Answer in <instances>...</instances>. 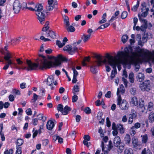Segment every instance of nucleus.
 I'll return each instance as SVG.
<instances>
[{
	"label": "nucleus",
	"mask_w": 154,
	"mask_h": 154,
	"mask_svg": "<svg viewBox=\"0 0 154 154\" xmlns=\"http://www.w3.org/2000/svg\"><path fill=\"white\" fill-rule=\"evenodd\" d=\"M138 53L132 52L131 48L126 47L124 49V51L118 52L117 55L114 57L109 54H106L103 60L100 55L96 54L94 57L97 60L95 62L98 66L102 63L109 64L114 68H115L117 63L129 65L132 62L137 63L142 61L153 63L151 60L152 52L142 49L138 51Z\"/></svg>",
	"instance_id": "1"
},
{
	"label": "nucleus",
	"mask_w": 154,
	"mask_h": 154,
	"mask_svg": "<svg viewBox=\"0 0 154 154\" xmlns=\"http://www.w3.org/2000/svg\"><path fill=\"white\" fill-rule=\"evenodd\" d=\"M48 59L44 56H42L39 58V61L38 64L32 63L30 60H27L26 64L27 66H19L15 64L16 68L18 69H27V70H35L37 69L38 67L40 69L45 68L54 66H58L61 64V61H65L66 59L63 57L61 55H59L57 57L50 56L48 57Z\"/></svg>",
	"instance_id": "2"
},
{
	"label": "nucleus",
	"mask_w": 154,
	"mask_h": 154,
	"mask_svg": "<svg viewBox=\"0 0 154 154\" xmlns=\"http://www.w3.org/2000/svg\"><path fill=\"white\" fill-rule=\"evenodd\" d=\"M43 6L41 4L37 5L35 8V14L37 17V18L42 24L44 23L46 14L47 13L45 10H43Z\"/></svg>",
	"instance_id": "3"
},
{
	"label": "nucleus",
	"mask_w": 154,
	"mask_h": 154,
	"mask_svg": "<svg viewBox=\"0 0 154 154\" xmlns=\"http://www.w3.org/2000/svg\"><path fill=\"white\" fill-rule=\"evenodd\" d=\"M141 10L142 13H139L138 14V16L140 20H141L143 23L142 25L145 26V27H147V21L142 17H146L148 14V12L149 11V8L146 6V3L143 2L141 4Z\"/></svg>",
	"instance_id": "4"
},
{
	"label": "nucleus",
	"mask_w": 154,
	"mask_h": 154,
	"mask_svg": "<svg viewBox=\"0 0 154 154\" xmlns=\"http://www.w3.org/2000/svg\"><path fill=\"white\" fill-rule=\"evenodd\" d=\"M120 89L117 88V105L119 106L120 109L123 110H126L129 107L128 102L125 100H122L120 95L119 94Z\"/></svg>",
	"instance_id": "5"
},
{
	"label": "nucleus",
	"mask_w": 154,
	"mask_h": 154,
	"mask_svg": "<svg viewBox=\"0 0 154 154\" xmlns=\"http://www.w3.org/2000/svg\"><path fill=\"white\" fill-rule=\"evenodd\" d=\"M49 24V22L47 21L45 23V26L42 28V30L44 32H46L45 35L46 37H50L53 38H55L56 37V33L54 31L51 30L47 31L49 28L48 26Z\"/></svg>",
	"instance_id": "6"
},
{
	"label": "nucleus",
	"mask_w": 154,
	"mask_h": 154,
	"mask_svg": "<svg viewBox=\"0 0 154 154\" xmlns=\"http://www.w3.org/2000/svg\"><path fill=\"white\" fill-rule=\"evenodd\" d=\"M140 88L143 91H149L151 88L150 81L149 80H145L142 83L140 84Z\"/></svg>",
	"instance_id": "7"
},
{
	"label": "nucleus",
	"mask_w": 154,
	"mask_h": 154,
	"mask_svg": "<svg viewBox=\"0 0 154 154\" xmlns=\"http://www.w3.org/2000/svg\"><path fill=\"white\" fill-rule=\"evenodd\" d=\"M12 57V56L10 53H7L6 55L4 57V59L6 61H7V64L6 65L3 67L4 69L6 70L8 69L9 66V65L12 63V62L10 58Z\"/></svg>",
	"instance_id": "8"
},
{
	"label": "nucleus",
	"mask_w": 154,
	"mask_h": 154,
	"mask_svg": "<svg viewBox=\"0 0 154 154\" xmlns=\"http://www.w3.org/2000/svg\"><path fill=\"white\" fill-rule=\"evenodd\" d=\"M141 127V124L139 122H136L134 124V126L131 127L130 129V134L132 136H134L136 133V129L139 128Z\"/></svg>",
	"instance_id": "9"
},
{
	"label": "nucleus",
	"mask_w": 154,
	"mask_h": 154,
	"mask_svg": "<svg viewBox=\"0 0 154 154\" xmlns=\"http://www.w3.org/2000/svg\"><path fill=\"white\" fill-rule=\"evenodd\" d=\"M13 9L15 13H18L20 11L21 8L20 3L18 0L15 1L13 5Z\"/></svg>",
	"instance_id": "10"
},
{
	"label": "nucleus",
	"mask_w": 154,
	"mask_h": 154,
	"mask_svg": "<svg viewBox=\"0 0 154 154\" xmlns=\"http://www.w3.org/2000/svg\"><path fill=\"white\" fill-rule=\"evenodd\" d=\"M54 77L53 75H50L48 77V78L46 81V84L48 86H51V89H52L53 87L52 86L54 83Z\"/></svg>",
	"instance_id": "11"
},
{
	"label": "nucleus",
	"mask_w": 154,
	"mask_h": 154,
	"mask_svg": "<svg viewBox=\"0 0 154 154\" xmlns=\"http://www.w3.org/2000/svg\"><path fill=\"white\" fill-rule=\"evenodd\" d=\"M132 142L134 148L137 149L140 148L141 145L138 142L137 139L134 137L132 139Z\"/></svg>",
	"instance_id": "12"
},
{
	"label": "nucleus",
	"mask_w": 154,
	"mask_h": 154,
	"mask_svg": "<svg viewBox=\"0 0 154 154\" xmlns=\"http://www.w3.org/2000/svg\"><path fill=\"white\" fill-rule=\"evenodd\" d=\"M53 0H48V5L46 7V9L47 11H51L54 8Z\"/></svg>",
	"instance_id": "13"
},
{
	"label": "nucleus",
	"mask_w": 154,
	"mask_h": 154,
	"mask_svg": "<svg viewBox=\"0 0 154 154\" xmlns=\"http://www.w3.org/2000/svg\"><path fill=\"white\" fill-rule=\"evenodd\" d=\"M46 126L48 129L51 130L54 126V123L52 121L49 120L47 122Z\"/></svg>",
	"instance_id": "14"
},
{
	"label": "nucleus",
	"mask_w": 154,
	"mask_h": 154,
	"mask_svg": "<svg viewBox=\"0 0 154 154\" xmlns=\"http://www.w3.org/2000/svg\"><path fill=\"white\" fill-rule=\"evenodd\" d=\"M121 143V139L119 136H116L114 139L113 143L115 146H118Z\"/></svg>",
	"instance_id": "15"
},
{
	"label": "nucleus",
	"mask_w": 154,
	"mask_h": 154,
	"mask_svg": "<svg viewBox=\"0 0 154 154\" xmlns=\"http://www.w3.org/2000/svg\"><path fill=\"white\" fill-rule=\"evenodd\" d=\"M119 14V11H116L115 12L114 15L112 16L110 19L109 20V22H112L117 18H118V15Z\"/></svg>",
	"instance_id": "16"
},
{
	"label": "nucleus",
	"mask_w": 154,
	"mask_h": 154,
	"mask_svg": "<svg viewBox=\"0 0 154 154\" xmlns=\"http://www.w3.org/2000/svg\"><path fill=\"white\" fill-rule=\"evenodd\" d=\"M122 64L124 67L125 68H128L129 69L130 68V65L131 63H130V64L129 65L128 64H124L122 63H117L116 64V66H117L118 69L120 71V70L121 69V65H120V64Z\"/></svg>",
	"instance_id": "17"
},
{
	"label": "nucleus",
	"mask_w": 154,
	"mask_h": 154,
	"mask_svg": "<svg viewBox=\"0 0 154 154\" xmlns=\"http://www.w3.org/2000/svg\"><path fill=\"white\" fill-rule=\"evenodd\" d=\"M147 111H152V112L153 111V112H154V104L151 102H149L148 103Z\"/></svg>",
	"instance_id": "18"
},
{
	"label": "nucleus",
	"mask_w": 154,
	"mask_h": 154,
	"mask_svg": "<svg viewBox=\"0 0 154 154\" xmlns=\"http://www.w3.org/2000/svg\"><path fill=\"white\" fill-rule=\"evenodd\" d=\"M138 80L141 82L144 79L145 76L142 73H139L137 76Z\"/></svg>",
	"instance_id": "19"
},
{
	"label": "nucleus",
	"mask_w": 154,
	"mask_h": 154,
	"mask_svg": "<svg viewBox=\"0 0 154 154\" xmlns=\"http://www.w3.org/2000/svg\"><path fill=\"white\" fill-rule=\"evenodd\" d=\"M147 38H148L146 36H143L142 41H141V40L140 41H139V42H138V45L140 46H142L143 44H144L147 42Z\"/></svg>",
	"instance_id": "20"
},
{
	"label": "nucleus",
	"mask_w": 154,
	"mask_h": 154,
	"mask_svg": "<svg viewBox=\"0 0 154 154\" xmlns=\"http://www.w3.org/2000/svg\"><path fill=\"white\" fill-rule=\"evenodd\" d=\"M131 104L134 106H137L138 105V102L137 98L135 97H132L131 99Z\"/></svg>",
	"instance_id": "21"
},
{
	"label": "nucleus",
	"mask_w": 154,
	"mask_h": 154,
	"mask_svg": "<svg viewBox=\"0 0 154 154\" xmlns=\"http://www.w3.org/2000/svg\"><path fill=\"white\" fill-rule=\"evenodd\" d=\"M118 130L121 134H123L125 132V128L123 125L121 124L117 125Z\"/></svg>",
	"instance_id": "22"
},
{
	"label": "nucleus",
	"mask_w": 154,
	"mask_h": 154,
	"mask_svg": "<svg viewBox=\"0 0 154 154\" xmlns=\"http://www.w3.org/2000/svg\"><path fill=\"white\" fill-rule=\"evenodd\" d=\"M106 17V13H104L101 17L102 20L99 21V23L100 24H101L105 23L107 21Z\"/></svg>",
	"instance_id": "23"
},
{
	"label": "nucleus",
	"mask_w": 154,
	"mask_h": 154,
	"mask_svg": "<svg viewBox=\"0 0 154 154\" xmlns=\"http://www.w3.org/2000/svg\"><path fill=\"white\" fill-rule=\"evenodd\" d=\"M63 50L65 51H68L69 53L71 54H74V52L71 50V48L69 45H67L63 48Z\"/></svg>",
	"instance_id": "24"
},
{
	"label": "nucleus",
	"mask_w": 154,
	"mask_h": 154,
	"mask_svg": "<svg viewBox=\"0 0 154 154\" xmlns=\"http://www.w3.org/2000/svg\"><path fill=\"white\" fill-rule=\"evenodd\" d=\"M79 89L78 85H75L72 89V93L74 94H76V93L79 91Z\"/></svg>",
	"instance_id": "25"
},
{
	"label": "nucleus",
	"mask_w": 154,
	"mask_h": 154,
	"mask_svg": "<svg viewBox=\"0 0 154 154\" xmlns=\"http://www.w3.org/2000/svg\"><path fill=\"white\" fill-rule=\"evenodd\" d=\"M124 140L127 144H129L131 141V138L129 135L126 134Z\"/></svg>",
	"instance_id": "26"
},
{
	"label": "nucleus",
	"mask_w": 154,
	"mask_h": 154,
	"mask_svg": "<svg viewBox=\"0 0 154 154\" xmlns=\"http://www.w3.org/2000/svg\"><path fill=\"white\" fill-rule=\"evenodd\" d=\"M149 120L151 122H154V112L153 111L151 112L150 113L149 117Z\"/></svg>",
	"instance_id": "27"
},
{
	"label": "nucleus",
	"mask_w": 154,
	"mask_h": 154,
	"mask_svg": "<svg viewBox=\"0 0 154 154\" xmlns=\"http://www.w3.org/2000/svg\"><path fill=\"white\" fill-rule=\"evenodd\" d=\"M141 154H152V153L149 149L144 148L142 151Z\"/></svg>",
	"instance_id": "28"
},
{
	"label": "nucleus",
	"mask_w": 154,
	"mask_h": 154,
	"mask_svg": "<svg viewBox=\"0 0 154 154\" xmlns=\"http://www.w3.org/2000/svg\"><path fill=\"white\" fill-rule=\"evenodd\" d=\"M134 74L133 72H131L129 75V81L131 83H133L134 82Z\"/></svg>",
	"instance_id": "29"
},
{
	"label": "nucleus",
	"mask_w": 154,
	"mask_h": 154,
	"mask_svg": "<svg viewBox=\"0 0 154 154\" xmlns=\"http://www.w3.org/2000/svg\"><path fill=\"white\" fill-rule=\"evenodd\" d=\"M112 68H113L114 70H112L111 73V75L110 76V79L111 80H112L114 78L115 75L116 73V67L115 68H113L112 66H111Z\"/></svg>",
	"instance_id": "30"
},
{
	"label": "nucleus",
	"mask_w": 154,
	"mask_h": 154,
	"mask_svg": "<svg viewBox=\"0 0 154 154\" xmlns=\"http://www.w3.org/2000/svg\"><path fill=\"white\" fill-rule=\"evenodd\" d=\"M96 67V65H95L94 63H93V64L92 66H91L90 68L91 71L93 73H96L97 72V70Z\"/></svg>",
	"instance_id": "31"
},
{
	"label": "nucleus",
	"mask_w": 154,
	"mask_h": 154,
	"mask_svg": "<svg viewBox=\"0 0 154 154\" xmlns=\"http://www.w3.org/2000/svg\"><path fill=\"white\" fill-rule=\"evenodd\" d=\"M124 154H133V150L131 148L126 149L125 151Z\"/></svg>",
	"instance_id": "32"
},
{
	"label": "nucleus",
	"mask_w": 154,
	"mask_h": 154,
	"mask_svg": "<svg viewBox=\"0 0 154 154\" xmlns=\"http://www.w3.org/2000/svg\"><path fill=\"white\" fill-rule=\"evenodd\" d=\"M90 35L84 34L83 35V36L82 37V38L84 37L83 41L84 42H85L90 38Z\"/></svg>",
	"instance_id": "33"
},
{
	"label": "nucleus",
	"mask_w": 154,
	"mask_h": 154,
	"mask_svg": "<svg viewBox=\"0 0 154 154\" xmlns=\"http://www.w3.org/2000/svg\"><path fill=\"white\" fill-rule=\"evenodd\" d=\"M66 29L68 31L71 32H74L75 30L74 27L72 26L66 27Z\"/></svg>",
	"instance_id": "34"
},
{
	"label": "nucleus",
	"mask_w": 154,
	"mask_h": 154,
	"mask_svg": "<svg viewBox=\"0 0 154 154\" xmlns=\"http://www.w3.org/2000/svg\"><path fill=\"white\" fill-rule=\"evenodd\" d=\"M69 20V18L67 16H65L64 20V23L66 26V27L70 25Z\"/></svg>",
	"instance_id": "35"
},
{
	"label": "nucleus",
	"mask_w": 154,
	"mask_h": 154,
	"mask_svg": "<svg viewBox=\"0 0 154 154\" xmlns=\"http://www.w3.org/2000/svg\"><path fill=\"white\" fill-rule=\"evenodd\" d=\"M139 5V2L137 1L136 5H134L131 8V10L134 11H136Z\"/></svg>",
	"instance_id": "36"
},
{
	"label": "nucleus",
	"mask_w": 154,
	"mask_h": 154,
	"mask_svg": "<svg viewBox=\"0 0 154 154\" xmlns=\"http://www.w3.org/2000/svg\"><path fill=\"white\" fill-rule=\"evenodd\" d=\"M136 112L134 110H131V113L129 115V117L134 118H136Z\"/></svg>",
	"instance_id": "37"
},
{
	"label": "nucleus",
	"mask_w": 154,
	"mask_h": 154,
	"mask_svg": "<svg viewBox=\"0 0 154 154\" xmlns=\"http://www.w3.org/2000/svg\"><path fill=\"white\" fill-rule=\"evenodd\" d=\"M38 96L35 94H33V96L31 100V103H34L38 99Z\"/></svg>",
	"instance_id": "38"
},
{
	"label": "nucleus",
	"mask_w": 154,
	"mask_h": 154,
	"mask_svg": "<svg viewBox=\"0 0 154 154\" xmlns=\"http://www.w3.org/2000/svg\"><path fill=\"white\" fill-rule=\"evenodd\" d=\"M128 38V36L127 35H125L122 37L121 40L122 42L124 43H125Z\"/></svg>",
	"instance_id": "39"
},
{
	"label": "nucleus",
	"mask_w": 154,
	"mask_h": 154,
	"mask_svg": "<svg viewBox=\"0 0 154 154\" xmlns=\"http://www.w3.org/2000/svg\"><path fill=\"white\" fill-rule=\"evenodd\" d=\"M142 137V142L143 143H146L148 140V137L146 134L144 135L143 136H141Z\"/></svg>",
	"instance_id": "40"
},
{
	"label": "nucleus",
	"mask_w": 154,
	"mask_h": 154,
	"mask_svg": "<svg viewBox=\"0 0 154 154\" xmlns=\"http://www.w3.org/2000/svg\"><path fill=\"white\" fill-rule=\"evenodd\" d=\"M64 110H65L66 112H63V114L66 115L67 114L68 112L70 110V108L67 106H66L63 109Z\"/></svg>",
	"instance_id": "41"
},
{
	"label": "nucleus",
	"mask_w": 154,
	"mask_h": 154,
	"mask_svg": "<svg viewBox=\"0 0 154 154\" xmlns=\"http://www.w3.org/2000/svg\"><path fill=\"white\" fill-rule=\"evenodd\" d=\"M56 44L59 48H61L65 45L64 43L61 42L59 40H57L56 41Z\"/></svg>",
	"instance_id": "42"
},
{
	"label": "nucleus",
	"mask_w": 154,
	"mask_h": 154,
	"mask_svg": "<svg viewBox=\"0 0 154 154\" xmlns=\"http://www.w3.org/2000/svg\"><path fill=\"white\" fill-rule=\"evenodd\" d=\"M90 60V57H86L84 60V61L82 62V64L83 66H85L87 65V63H85V61L89 62Z\"/></svg>",
	"instance_id": "43"
},
{
	"label": "nucleus",
	"mask_w": 154,
	"mask_h": 154,
	"mask_svg": "<svg viewBox=\"0 0 154 154\" xmlns=\"http://www.w3.org/2000/svg\"><path fill=\"white\" fill-rule=\"evenodd\" d=\"M23 143V140L22 139H19L17 140V144L18 146H19L22 145Z\"/></svg>",
	"instance_id": "44"
},
{
	"label": "nucleus",
	"mask_w": 154,
	"mask_h": 154,
	"mask_svg": "<svg viewBox=\"0 0 154 154\" xmlns=\"http://www.w3.org/2000/svg\"><path fill=\"white\" fill-rule=\"evenodd\" d=\"M25 112L27 115L28 116H31L32 114V111L30 108H28L26 109Z\"/></svg>",
	"instance_id": "45"
},
{
	"label": "nucleus",
	"mask_w": 154,
	"mask_h": 154,
	"mask_svg": "<svg viewBox=\"0 0 154 154\" xmlns=\"http://www.w3.org/2000/svg\"><path fill=\"white\" fill-rule=\"evenodd\" d=\"M54 137L55 138L56 140H58V141L59 143H63V139L62 138L60 137L59 136H56Z\"/></svg>",
	"instance_id": "46"
},
{
	"label": "nucleus",
	"mask_w": 154,
	"mask_h": 154,
	"mask_svg": "<svg viewBox=\"0 0 154 154\" xmlns=\"http://www.w3.org/2000/svg\"><path fill=\"white\" fill-rule=\"evenodd\" d=\"M74 95V96H73L72 97V101L73 103L76 102L78 99V96L76 94Z\"/></svg>",
	"instance_id": "47"
},
{
	"label": "nucleus",
	"mask_w": 154,
	"mask_h": 154,
	"mask_svg": "<svg viewBox=\"0 0 154 154\" xmlns=\"http://www.w3.org/2000/svg\"><path fill=\"white\" fill-rule=\"evenodd\" d=\"M128 15L127 12L126 11H123L121 15L122 18L123 19H125L126 17Z\"/></svg>",
	"instance_id": "48"
},
{
	"label": "nucleus",
	"mask_w": 154,
	"mask_h": 154,
	"mask_svg": "<svg viewBox=\"0 0 154 154\" xmlns=\"http://www.w3.org/2000/svg\"><path fill=\"white\" fill-rule=\"evenodd\" d=\"M12 92L13 93L17 95H20V92L18 90L16 89H13Z\"/></svg>",
	"instance_id": "49"
},
{
	"label": "nucleus",
	"mask_w": 154,
	"mask_h": 154,
	"mask_svg": "<svg viewBox=\"0 0 154 154\" xmlns=\"http://www.w3.org/2000/svg\"><path fill=\"white\" fill-rule=\"evenodd\" d=\"M13 153V149H11L9 150H6L4 152V154H12Z\"/></svg>",
	"instance_id": "50"
},
{
	"label": "nucleus",
	"mask_w": 154,
	"mask_h": 154,
	"mask_svg": "<svg viewBox=\"0 0 154 154\" xmlns=\"http://www.w3.org/2000/svg\"><path fill=\"white\" fill-rule=\"evenodd\" d=\"M134 26L133 27V29L135 30V28L136 25L137 24V23L138 22V19L136 17H134Z\"/></svg>",
	"instance_id": "51"
},
{
	"label": "nucleus",
	"mask_w": 154,
	"mask_h": 154,
	"mask_svg": "<svg viewBox=\"0 0 154 154\" xmlns=\"http://www.w3.org/2000/svg\"><path fill=\"white\" fill-rule=\"evenodd\" d=\"M120 90L121 93L122 94H123L125 91V88L123 85H120Z\"/></svg>",
	"instance_id": "52"
},
{
	"label": "nucleus",
	"mask_w": 154,
	"mask_h": 154,
	"mask_svg": "<svg viewBox=\"0 0 154 154\" xmlns=\"http://www.w3.org/2000/svg\"><path fill=\"white\" fill-rule=\"evenodd\" d=\"M63 106L62 105L59 104L57 106V109L61 112L63 109Z\"/></svg>",
	"instance_id": "53"
},
{
	"label": "nucleus",
	"mask_w": 154,
	"mask_h": 154,
	"mask_svg": "<svg viewBox=\"0 0 154 154\" xmlns=\"http://www.w3.org/2000/svg\"><path fill=\"white\" fill-rule=\"evenodd\" d=\"M17 150L16 151V154H21V148L20 147H17Z\"/></svg>",
	"instance_id": "54"
},
{
	"label": "nucleus",
	"mask_w": 154,
	"mask_h": 154,
	"mask_svg": "<svg viewBox=\"0 0 154 154\" xmlns=\"http://www.w3.org/2000/svg\"><path fill=\"white\" fill-rule=\"evenodd\" d=\"M151 3L153 7V8L151 10V11L152 12V14L154 16V0H151Z\"/></svg>",
	"instance_id": "55"
},
{
	"label": "nucleus",
	"mask_w": 154,
	"mask_h": 154,
	"mask_svg": "<svg viewBox=\"0 0 154 154\" xmlns=\"http://www.w3.org/2000/svg\"><path fill=\"white\" fill-rule=\"evenodd\" d=\"M72 69L73 71V76L77 77L78 75V73L77 71L75 70L74 68H72Z\"/></svg>",
	"instance_id": "56"
},
{
	"label": "nucleus",
	"mask_w": 154,
	"mask_h": 154,
	"mask_svg": "<svg viewBox=\"0 0 154 154\" xmlns=\"http://www.w3.org/2000/svg\"><path fill=\"white\" fill-rule=\"evenodd\" d=\"M103 132V131L102 130L101 128L100 127L98 130V132L100 134V136L101 137H104V134Z\"/></svg>",
	"instance_id": "57"
},
{
	"label": "nucleus",
	"mask_w": 154,
	"mask_h": 154,
	"mask_svg": "<svg viewBox=\"0 0 154 154\" xmlns=\"http://www.w3.org/2000/svg\"><path fill=\"white\" fill-rule=\"evenodd\" d=\"M122 80L123 82V83L125 86V87H126L127 86V85L128 82L127 80L125 79L124 77H122Z\"/></svg>",
	"instance_id": "58"
},
{
	"label": "nucleus",
	"mask_w": 154,
	"mask_h": 154,
	"mask_svg": "<svg viewBox=\"0 0 154 154\" xmlns=\"http://www.w3.org/2000/svg\"><path fill=\"white\" fill-rule=\"evenodd\" d=\"M20 38H21L20 37H19L18 38L14 39L11 40V42L12 44L13 43H16L17 41L18 42L19 41H20Z\"/></svg>",
	"instance_id": "59"
},
{
	"label": "nucleus",
	"mask_w": 154,
	"mask_h": 154,
	"mask_svg": "<svg viewBox=\"0 0 154 154\" xmlns=\"http://www.w3.org/2000/svg\"><path fill=\"white\" fill-rule=\"evenodd\" d=\"M85 112L87 114H89L91 113V109L89 107H87L85 109Z\"/></svg>",
	"instance_id": "60"
},
{
	"label": "nucleus",
	"mask_w": 154,
	"mask_h": 154,
	"mask_svg": "<svg viewBox=\"0 0 154 154\" xmlns=\"http://www.w3.org/2000/svg\"><path fill=\"white\" fill-rule=\"evenodd\" d=\"M135 68L134 69V70L136 72H137L138 71L139 69L140 68V66L139 64H136L135 65Z\"/></svg>",
	"instance_id": "61"
},
{
	"label": "nucleus",
	"mask_w": 154,
	"mask_h": 154,
	"mask_svg": "<svg viewBox=\"0 0 154 154\" xmlns=\"http://www.w3.org/2000/svg\"><path fill=\"white\" fill-rule=\"evenodd\" d=\"M134 118H132L131 117H129L128 121V123L129 124H131L132 123L133 121Z\"/></svg>",
	"instance_id": "62"
},
{
	"label": "nucleus",
	"mask_w": 154,
	"mask_h": 154,
	"mask_svg": "<svg viewBox=\"0 0 154 154\" xmlns=\"http://www.w3.org/2000/svg\"><path fill=\"white\" fill-rule=\"evenodd\" d=\"M48 139H45L42 141V144L44 146H46L48 143Z\"/></svg>",
	"instance_id": "63"
},
{
	"label": "nucleus",
	"mask_w": 154,
	"mask_h": 154,
	"mask_svg": "<svg viewBox=\"0 0 154 154\" xmlns=\"http://www.w3.org/2000/svg\"><path fill=\"white\" fill-rule=\"evenodd\" d=\"M9 99L10 101H13L14 100V97L13 95L11 94L9 96Z\"/></svg>",
	"instance_id": "64"
}]
</instances>
